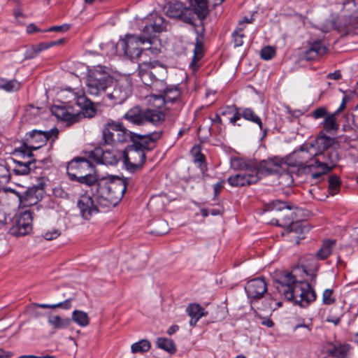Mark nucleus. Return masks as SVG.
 I'll use <instances>...</instances> for the list:
<instances>
[{
  "mask_svg": "<svg viewBox=\"0 0 358 358\" xmlns=\"http://www.w3.org/2000/svg\"><path fill=\"white\" fill-rule=\"evenodd\" d=\"M302 272L305 275H310V280L316 278L315 271L309 274L303 266H296L292 272L284 271L275 280V287L278 292L289 301H293L301 307H306L316 299V294L306 280H297L298 273Z\"/></svg>",
  "mask_w": 358,
  "mask_h": 358,
  "instance_id": "nucleus-1",
  "label": "nucleus"
},
{
  "mask_svg": "<svg viewBox=\"0 0 358 358\" xmlns=\"http://www.w3.org/2000/svg\"><path fill=\"white\" fill-rule=\"evenodd\" d=\"M127 186V181L120 178L100 180L94 193L96 203L103 208L115 207L122 199Z\"/></svg>",
  "mask_w": 358,
  "mask_h": 358,
  "instance_id": "nucleus-2",
  "label": "nucleus"
},
{
  "mask_svg": "<svg viewBox=\"0 0 358 358\" xmlns=\"http://www.w3.org/2000/svg\"><path fill=\"white\" fill-rule=\"evenodd\" d=\"M194 12L183 5L180 1L171 2L167 7L166 13L167 16L172 18H178L180 20L196 27L194 23V15L196 14L198 18L202 22L209 13L208 3L206 0H188Z\"/></svg>",
  "mask_w": 358,
  "mask_h": 358,
  "instance_id": "nucleus-3",
  "label": "nucleus"
},
{
  "mask_svg": "<svg viewBox=\"0 0 358 358\" xmlns=\"http://www.w3.org/2000/svg\"><path fill=\"white\" fill-rule=\"evenodd\" d=\"M138 76L145 85L155 91L163 90L167 70L157 62H143L138 64Z\"/></svg>",
  "mask_w": 358,
  "mask_h": 358,
  "instance_id": "nucleus-4",
  "label": "nucleus"
},
{
  "mask_svg": "<svg viewBox=\"0 0 358 358\" xmlns=\"http://www.w3.org/2000/svg\"><path fill=\"white\" fill-rule=\"evenodd\" d=\"M292 158H315L316 163L322 166L329 169L331 171L338 161V154L337 151L331 149H325L321 152H318L316 147L313 143H304L301 145L299 150L294 151Z\"/></svg>",
  "mask_w": 358,
  "mask_h": 358,
  "instance_id": "nucleus-5",
  "label": "nucleus"
},
{
  "mask_svg": "<svg viewBox=\"0 0 358 358\" xmlns=\"http://www.w3.org/2000/svg\"><path fill=\"white\" fill-rule=\"evenodd\" d=\"M113 80L105 66H97L90 71L87 80V92L92 96H99L112 86Z\"/></svg>",
  "mask_w": 358,
  "mask_h": 358,
  "instance_id": "nucleus-6",
  "label": "nucleus"
},
{
  "mask_svg": "<svg viewBox=\"0 0 358 358\" xmlns=\"http://www.w3.org/2000/svg\"><path fill=\"white\" fill-rule=\"evenodd\" d=\"M123 118L136 126H141L148 122L157 125L164 121L165 114L159 110H143L138 106H135L123 115Z\"/></svg>",
  "mask_w": 358,
  "mask_h": 358,
  "instance_id": "nucleus-7",
  "label": "nucleus"
},
{
  "mask_svg": "<svg viewBox=\"0 0 358 358\" xmlns=\"http://www.w3.org/2000/svg\"><path fill=\"white\" fill-rule=\"evenodd\" d=\"M132 131H129L121 122L108 120L102 130L103 141L105 144L115 146L124 143L131 138Z\"/></svg>",
  "mask_w": 358,
  "mask_h": 358,
  "instance_id": "nucleus-8",
  "label": "nucleus"
},
{
  "mask_svg": "<svg viewBox=\"0 0 358 358\" xmlns=\"http://www.w3.org/2000/svg\"><path fill=\"white\" fill-rule=\"evenodd\" d=\"M290 159L292 158L290 157ZM295 162L289 164L299 168V171L309 176L312 180H319L323 175L329 171V168L322 166L321 164L316 163L315 158H308L303 159L302 158H294Z\"/></svg>",
  "mask_w": 358,
  "mask_h": 358,
  "instance_id": "nucleus-9",
  "label": "nucleus"
},
{
  "mask_svg": "<svg viewBox=\"0 0 358 358\" xmlns=\"http://www.w3.org/2000/svg\"><path fill=\"white\" fill-rule=\"evenodd\" d=\"M123 158L126 169L131 173H135L143 167L146 155L141 149L130 144L124 150Z\"/></svg>",
  "mask_w": 358,
  "mask_h": 358,
  "instance_id": "nucleus-10",
  "label": "nucleus"
},
{
  "mask_svg": "<svg viewBox=\"0 0 358 358\" xmlns=\"http://www.w3.org/2000/svg\"><path fill=\"white\" fill-rule=\"evenodd\" d=\"M162 136V131H154L145 135L132 132L130 141L133 146L137 149H141L145 153V152L152 151L156 148L157 143Z\"/></svg>",
  "mask_w": 358,
  "mask_h": 358,
  "instance_id": "nucleus-11",
  "label": "nucleus"
},
{
  "mask_svg": "<svg viewBox=\"0 0 358 358\" xmlns=\"http://www.w3.org/2000/svg\"><path fill=\"white\" fill-rule=\"evenodd\" d=\"M144 44L143 41L134 35L127 34L125 38L118 41L117 47L123 50L124 55L130 59L139 58L143 52L141 45Z\"/></svg>",
  "mask_w": 358,
  "mask_h": 358,
  "instance_id": "nucleus-12",
  "label": "nucleus"
},
{
  "mask_svg": "<svg viewBox=\"0 0 358 358\" xmlns=\"http://www.w3.org/2000/svg\"><path fill=\"white\" fill-rule=\"evenodd\" d=\"M44 185L42 182L37 185L28 188L24 193L20 194L13 191L19 198L20 204L23 207H32L41 201L44 194Z\"/></svg>",
  "mask_w": 358,
  "mask_h": 358,
  "instance_id": "nucleus-13",
  "label": "nucleus"
},
{
  "mask_svg": "<svg viewBox=\"0 0 358 358\" xmlns=\"http://www.w3.org/2000/svg\"><path fill=\"white\" fill-rule=\"evenodd\" d=\"M34 210V208H31L20 213L16 223L10 229L11 234L22 236L31 231Z\"/></svg>",
  "mask_w": 358,
  "mask_h": 358,
  "instance_id": "nucleus-14",
  "label": "nucleus"
},
{
  "mask_svg": "<svg viewBox=\"0 0 358 358\" xmlns=\"http://www.w3.org/2000/svg\"><path fill=\"white\" fill-rule=\"evenodd\" d=\"M77 206L81 217L85 220H90L100 211V208H102L96 203L94 193H92V196L87 193L82 194L77 201Z\"/></svg>",
  "mask_w": 358,
  "mask_h": 358,
  "instance_id": "nucleus-15",
  "label": "nucleus"
},
{
  "mask_svg": "<svg viewBox=\"0 0 358 358\" xmlns=\"http://www.w3.org/2000/svg\"><path fill=\"white\" fill-rule=\"evenodd\" d=\"M58 129L55 128L50 131L33 130L26 134L25 141L31 145L32 149L37 150L45 144L52 136L57 137Z\"/></svg>",
  "mask_w": 358,
  "mask_h": 358,
  "instance_id": "nucleus-16",
  "label": "nucleus"
},
{
  "mask_svg": "<svg viewBox=\"0 0 358 358\" xmlns=\"http://www.w3.org/2000/svg\"><path fill=\"white\" fill-rule=\"evenodd\" d=\"M93 169V165L92 163L83 158L78 157L71 160L67 165L66 171L71 180H75L79 176L88 170L92 171Z\"/></svg>",
  "mask_w": 358,
  "mask_h": 358,
  "instance_id": "nucleus-17",
  "label": "nucleus"
},
{
  "mask_svg": "<svg viewBox=\"0 0 358 358\" xmlns=\"http://www.w3.org/2000/svg\"><path fill=\"white\" fill-rule=\"evenodd\" d=\"M292 210V206H290L285 210L278 213L276 215L277 218L273 219L271 223L281 227H288L291 231H297L298 228L301 227V224L294 222L295 213Z\"/></svg>",
  "mask_w": 358,
  "mask_h": 358,
  "instance_id": "nucleus-18",
  "label": "nucleus"
},
{
  "mask_svg": "<svg viewBox=\"0 0 358 358\" xmlns=\"http://www.w3.org/2000/svg\"><path fill=\"white\" fill-rule=\"evenodd\" d=\"M166 25L164 19L160 16H157L154 22L145 25L143 29V36H140L143 43H152V40L155 38L156 34L162 31L165 29Z\"/></svg>",
  "mask_w": 358,
  "mask_h": 358,
  "instance_id": "nucleus-19",
  "label": "nucleus"
},
{
  "mask_svg": "<svg viewBox=\"0 0 358 358\" xmlns=\"http://www.w3.org/2000/svg\"><path fill=\"white\" fill-rule=\"evenodd\" d=\"M248 296L252 300L261 299L267 290L264 278H258L248 281L245 287Z\"/></svg>",
  "mask_w": 358,
  "mask_h": 358,
  "instance_id": "nucleus-20",
  "label": "nucleus"
},
{
  "mask_svg": "<svg viewBox=\"0 0 358 358\" xmlns=\"http://www.w3.org/2000/svg\"><path fill=\"white\" fill-rule=\"evenodd\" d=\"M282 164V159L276 157L262 160L259 164L255 163V169L253 173L257 176L259 174L269 175L277 173Z\"/></svg>",
  "mask_w": 358,
  "mask_h": 358,
  "instance_id": "nucleus-21",
  "label": "nucleus"
},
{
  "mask_svg": "<svg viewBox=\"0 0 358 358\" xmlns=\"http://www.w3.org/2000/svg\"><path fill=\"white\" fill-rule=\"evenodd\" d=\"M260 179V177L252 172L238 173L228 178L227 182L232 187H243L255 184Z\"/></svg>",
  "mask_w": 358,
  "mask_h": 358,
  "instance_id": "nucleus-22",
  "label": "nucleus"
},
{
  "mask_svg": "<svg viewBox=\"0 0 358 358\" xmlns=\"http://www.w3.org/2000/svg\"><path fill=\"white\" fill-rule=\"evenodd\" d=\"M15 166L13 171L16 175H27L34 169L39 168V164H43V160H37L36 159H30L27 162H20L14 160Z\"/></svg>",
  "mask_w": 358,
  "mask_h": 358,
  "instance_id": "nucleus-23",
  "label": "nucleus"
},
{
  "mask_svg": "<svg viewBox=\"0 0 358 358\" xmlns=\"http://www.w3.org/2000/svg\"><path fill=\"white\" fill-rule=\"evenodd\" d=\"M163 87V90L157 92L162 93L161 96L165 104H167L169 103H173L180 101L181 92L177 86L169 87L166 85L165 81H164Z\"/></svg>",
  "mask_w": 358,
  "mask_h": 358,
  "instance_id": "nucleus-24",
  "label": "nucleus"
},
{
  "mask_svg": "<svg viewBox=\"0 0 358 358\" xmlns=\"http://www.w3.org/2000/svg\"><path fill=\"white\" fill-rule=\"evenodd\" d=\"M128 96V90L120 85H116L112 92L106 94V98L111 102L112 105L121 104Z\"/></svg>",
  "mask_w": 358,
  "mask_h": 358,
  "instance_id": "nucleus-25",
  "label": "nucleus"
},
{
  "mask_svg": "<svg viewBox=\"0 0 358 358\" xmlns=\"http://www.w3.org/2000/svg\"><path fill=\"white\" fill-rule=\"evenodd\" d=\"M327 51V48L321 41H315L311 43L308 49L304 52V59L306 60H315L324 55Z\"/></svg>",
  "mask_w": 358,
  "mask_h": 358,
  "instance_id": "nucleus-26",
  "label": "nucleus"
},
{
  "mask_svg": "<svg viewBox=\"0 0 358 358\" xmlns=\"http://www.w3.org/2000/svg\"><path fill=\"white\" fill-rule=\"evenodd\" d=\"M201 26L195 28V31L197 34L196 38V43L194 50V57L192 62V65L194 66L196 63L201 58L203 55V33L204 31L203 24L200 22Z\"/></svg>",
  "mask_w": 358,
  "mask_h": 358,
  "instance_id": "nucleus-27",
  "label": "nucleus"
},
{
  "mask_svg": "<svg viewBox=\"0 0 358 358\" xmlns=\"http://www.w3.org/2000/svg\"><path fill=\"white\" fill-rule=\"evenodd\" d=\"M330 348L327 350V354L329 357L346 358L350 351V346L347 343H331Z\"/></svg>",
  "mask_w": 358,
  "mask_h": 358,
  "instance_id": "nucleus-28",
  "label": "nucleus"
},
{
  "mask_svg": "<svg viewBox=\"0 0 358 358\" xmlns=\"http://www.w3.org/2000/svg\"><path fill=\"white\" fill-rule=\"evenodd\" d=\"M186 312L191 317L189 324L192 327L196 326L199 319L208 314L198 303H189L186 308Z\"/></svg>",
  "mask_w": 358,
  "mask_h": 358,
  "instance_id": "nucleus-29",
  "label": "nucleus"
},
{
  "mask_svg": "<svg viewBox=\"0 0 358 358\" xmlns=\"http://www.w3.org/2000/svg\"><path fill=\"white\" fill-rule=\"evenodd\" d=\"M337 115L334 113H329L321 123L324 131L329 134H335L339 129V124L336 121Z\"/></svg>",
  "mask_w": 358,
  "mask_h": 358,
  "instance_id": "nucleus-30",
  "label": "nucleus"
},
{
  "mask_svg": "<svg viewBox=\"0 0 358 358\" xmlns=\"http://www.w3.org/2000/svg\"><path fill=\"white\" fill-rule=\"evenodd\" d=\"M242 117L245 120L250 121L258 125L260 130L264 131V134L266 133L267 129H263V124L261 118L255 113L250 108H241Z\"/></svg>",
  "mask_w": 358,
  "mask_h": 358,
  "instance_id": "nucleus-31",
  "label": "nucleus"
},
{
  "mask_svg": "<svg viewBox=\"0 0 358 358\" xmlns=\"http://www.w3.org/2000/svg\"><path fill=\"white\" fill-rule=\"evenodd\" d=\"M335 245L336 241L330 239L324 241L320 250L315 254L316 258L320 260H324L328 258L331 254Z\"/></svg>",
  "mask_w": 358,
  "mask_h": 358,
  "instance_id": "nucleus-32",
  "label": "nucleus"
},
{
  "mask_svg": "<svg viewBox=\"0 0 358 358\" xmlns=\"http://www.w3.org/2000/svg\"><path fill=\"white\" fill-rule=\"evenodd\" d=\"M231 167L236 170H243L245 172H254L255 162L246 161L241 158L234 159L231 162Z\"/></svg>",
  "mask_w": 358,
  "mask_h": 358,
  "instance_id": "nucleus-33",
  "label": "nucleus"
},
{
  "mask_svg": "<svg viewBox=\"0 0 358 358\" xmlns=\"http://www.w3.org/2000/svg\"><path fill=\"white\" fill-rule=\"evenodd\" d=\"M77 103L83 108L85 116L89 117L94 116L96 111L93 106V103L85 96L78 97L77 99Z\"/></svg>",
  "mask_w": 358,
  "mask_h": 358,
  "instance_id": "nucleus-34",
  "label": "nucleus"
},
{
  "mask_svg": "<svg viewBox=\"0 0 358 358\" xmlns=\"http://www.w3.org/2000/svg\"><path fill=\"white\" fill-rule=\"evenodd\" d=\"M22 83L15 79L6 80L0 78V89L7 92H14L20 90Z\"/></svg>",
  "mask_w": 358,
  "mask_h": 358,
  "instance_id": "nucleus-35",
  "label": "nucleus"
},
{
  "mask_svg": "<svg viewBox=\"0 0 358 358\" xmlns=\"http://www.w3.org/2000/svg\"><path fill=\"white\" fill-rule=\"evenodd\" d=\"M80 183L85 184L88 186H93L95 188V191L93 193H96V185L100 181L98 180V176L96 174L87 173H83L76 178Z\"/></svg>",
  "mask_w": 358,
  "mask_h": 358,
  "instance_id": "nucleus-36",
  "label": "nucleus"
},
{
  "mask_svg": "<svg viewBox=\"0 0 358 358\" xmlns=\"http://www.w3.org/2000/svg\"><path fill=\"white\" fill-rule=\"evenodd\" d=\"M48 322L55 329H60L69 327L71 323V320L70 318H62L59 315H55L49 317Z\"/></svg>",
  "mask_w": 358,
  "mask_h": 358,
  "instance_id": "nucleus-37",
  "label": "nucleus"
},
{
  "mask_svg": "<svg viewBox=\"0 0 358 358\" xmlns=\"http://www.w3.org/2000/svg\"><path fill=\"white\" fill-rule=\"evenodd\" d=\"M80 327H86L90 324V318L87 313L76 310L72 313L71 319Z\"/></svg>",
  "mask_w": 358,
  "mask_h": 358,
  "instance_id": "nucleus-38",
  "label": "nucleus"
},
{
  "mask_svg": "<svg viewBox=\"0 0 358 358\" xmlns=\"http://www.w3.org/2000/svg\"><path fill=\"white\" fill-rule=\"evenodd\" d=\"M343 25L347 31H352L357 34L358 16L350 15L348 18L345 17L343 20Z\"/></svg>",
  "mask_w": 358,
  "mask_h": 358,
  "instance_id": "nucleus-39",
  "label": "nucleus"
},
{
  "mask_svg": "<svg viewBox=\"0 0 358 358\" xmlns=\"http://www.w3.org/2000/svg\"><path fill=\"white\" fill-rule=\"evenodd\" d=\"M158 348L173 354L176 352V348L172 340L166 338H159L157 341Z\"/></svg>",
  "mask_w": 358,
  "mask_h": 358,
  "instance_id": "nucleus-40",
  "label": "nucleus"
},
{
  "mask_svg": "<svg viewBox=\"0 0 358 358\" xmlns=\"http://www.w3.org/2000/svg\"><path fill=\"white\" fill-rule=\"evenodd\" d=\"M71 299H68L65 300L63 302H60V303H56V304H51L50 305V304H45V303H34V304H33V306L34 307H39V308H52V309H55V308H63V309H65V310H69L71 307Z\"/></svg>",
  "mask_w": 358,
  "mask_h": 358,
  "instance_id": "nucleus-41",
  "label": "nucleus"
},
{
  "mask_svg": "<svg viewBox=\"0 0 358 358\" xmlns=\"http://www.w3.org/2000/svg\"><path fill=\"white\" fill-rule=\"evenodd\" d=\"M341 186L340 178L336 175H331L329 178V192L331 195H335L339 191Z\"/></svg>",
  "mask_w": 358,
  "mask_h": 358,
  "instance_id": "nucleus-42",
  "label": "nucleus"
},
{
  "mask_svg": "<svg viewBox=\"0 0 358 358\" xmlns=\"http://www.w3.org/2000/svg\"><path fill=\"white\" fill-rule=\"evenodd\" d=\"M101 152V150H96V153L99 155ZM96 162L100 164H115L117 163V159L114 156L110 157V152L108 151L101 152V156L99 158H97Z\"/></svg>",
  "mask_w": 358,
  "mask_h": 358,
  "instance_id": "nucleus-43",
  "label": "nucleus"
},
{
  "mask_svg": "<svg viewBox=\"0 0 358 358\" xmlns=\"http://www.w3.org/2000/svg\"><path fill=\"white\" fill-rule=\"evenodd\" d=\"M150 343L148 340H141L131 345V349L133 353L145 352L150 350Z\"/></svg>",
  "mask_w": 358,
  "mask_h": 358,
  "instance_id": "nucleus-44",
  "label": "nucleus"
},
{
  "mask_svg": "<svg viewBox=\"0 0 358 358\" xmlns=\"http://www.w3.org/2000/svg\"><path fill=\"white\" fill-rule=\"evenodd\" d=\"M231 113H234V115L230 118L229 121L231 124L235 125L236 122L242 117L241 108H238L236 106H228L227 110L222 113V115Z\"/></svg>",
  "mask_w": 358,
  "mask_h": 358,
  "instance_id": "nucleus-45",
  "label": "nucleus"
},
{
  "mask_svg": "<svg viewBox=\"0 0 358 358\" xmlns=\"http://www.w3.org/2000/svg\"><path fill=\"white\" fill-rule=\"evenodd\" d=\"M35 150L32 149L31 145L27 143V142H24L22 145L18 149L15 150V153L18 154L20 156L22 157H27L28 158H32L34 155L32 154V151Z\"/></svg>",
  "mask_w": 358,
  "mask_h": 358,
  "instance_id": "nucleus-46",
  "label": "nucleus"
},
{
  "mask_svg": "<svg viewBox=\"0 0 358 358\" xmlns=\"http://www.w3.org/2000/svg\"><path fill=\"white\" fill-rule=\"evenodd\" d=\"M289 206H290V205H289V204H286L285 203H284L280 200H276V201L271 202L268 205V208L270 210L275 211V212H277V213H279L285 210L286 208H287Z\"/></svg>",
  "mask_w": 358,
  "mask_h": 358,
  "instance_id": "nucleus-47",
  "label": "nucleus"
},
{
  "mask_svg": "<svg viewBox=\"0 0 358 358\" xmlns=\"http://www.w3.org/2000/svg\"><path fill=\"white\" fill-rule=\"evenodd\" d=\"M10 171L5 164H0V185H6L10 180Z\"/></svg>",
  "mask_w": 358,
  "mask_h": 358,
  "instance_id": "nucleus-48",
  "label": "nucleus"
},
{
  "mask_svg": "<svg viewBox=\"0 0 358 358\" xmlns=\"http://www.w3.org/2000/svg\"><path fill=\"white\" fill-rule=\"evenodd\" d=\"M329 113H328L327 108L325 107H319L316 109L313 110L310 114L309 116L313 117V119L317 120L320 118H325Z\"/></svg>",
  "mask_w": 358,
  "mask_h": 358,
  "instance_id": "nucleus-49",
  "label": "nucleus"
},
{
  "mask_svg": "<svg viewBox=\"0 0 358 358\" xmlns=\"http://www.w3.org/2000/svg\"><path fill=\"white\" fill-rule=\"evenodd\" d=\"M275 55V50L271 46H266L261 50L260 56L263 59L269 60Z\"/></svg>",
  "mask_w": 358,
  "mask_h": 358,
  "instance_id": "nucleus-50",
  "label": "nucleus"
},
{
  "mask_svg": "<svg viewBox=\"0 0 358 358\" xmlns=\"http://www.w3.org/2000/svg\"><path fill=\"white\" fill-rule=\"evenodd\" d=\"M244 27H238L236 30H235L232 36L234 38V44L236 47L241 46L243 43V38L244 37V34H243V30Z\"/></svg>",
  "mask_w": 358,
  "mask_h": 358,
  "instance_id": "nucleus-51",
  "label": "nucleus"
},
{
  "mask_svg": "<svg viewBox=\"0 0 358 358\" xmlns=\"http://www.w3.org/2000/svg\"><path fill=\"white\" fill-rule=\"evenodd\" d=\"M59 235L60 232L59 231V230L56 229H52L51 230L44 232V234H43V237L48 241H51L57 238Z\"/></svg>",
  "mask_w": 358,
  "mask_h": 358,
  "instance_id": "nucleus-52",
  "label": "nucleus"
},
{
  "mask_svg": "<svg viewBox=\"0 0 358 358\" xmlns=\"http://www.w3.org/2000/svg\"><path fill=\"white\" fill-rule=\"evenodd\" d=\"M333 290L327 289L323 292V303L325 304H331L334 302V299L332 298Z\"/></svg>",
  "mask_w": 358,
  "mask_h": 358,
  "instance_id": "nucleus-53",
  "label": "nucleus"
},
{
  "mask_svg": "<svg viewBox=\"0 0 358 358\" xmlns=\"http://www.w3.org/2000/svg\"><path fill=\"white\" fill-rule=\"evenodd\" d=\"M343 10L346 11H354L356 7L355 0H345L343 2Z\"/></svg>",
  "mask_w": 358,
  "mask_h": 358,
  "instance_id": "nucleus-54",
  "label": "nucleus"
},
{
  "mask_svg": "<svg viewBox=\"0 0 358 358\" xmlns=\"http://www.w3.org/2000/svg\"><path fill=\"white\" fill-rule=\"evenodd\" d=\"M70 28V26L67 24H64L59 26H53L49 28L47 31H57V32H64L67 30H69Z\"/></svg>",
  "mask_w": 358,
  "mask_h": 358,
  "instance_id": "nucleus-55",
  "label": "nucleus"
},
{
  "mask_svg": "<svg viewBox=\"0 0 358 358\" xmlns=\"http://www.w3.org/2000/svg\"><path fill=\"white\" fill-rule=\"evenodd\" d=\"M346 119L348 121L350 119L352 120L355 126L358 129V106L355 108L354 113L352 115H346Z\"/></svg>",
  "mask_w": 358,
  "mask_h": 358,
  "instance_id": "nucleus-56",
  "label": "nucleus"
},
{
  "mask_svg": "<svg viewBox=\"0 0 358 358\" xmlns=\"http://www.w3.org/2000/svg\"><path fill=\"white\" fill-rule=\"evenodd\" d=\"M205 159L206 157L203 154L201 153L199 151H198L194 155V162L199 163L200 165L205 164Z\"/></svg>",
  "mask_w": 358,
  "mask_h": 358,
  "instance_id": "nucleus-57",
  "label": "nucleus"
},
{
  "mask_svg": "<svg viewBox=\"0 0 358 358\" xmlns=\"http://www.w3.org/2000/svg\"><path fill=\"white\" fill-rule=\"evenodd\" d=\"M52 46V41L41 43L40 44L38 45L36 51L37 52H41L42 50H46V49H48V48H50Z\"/></svg>",
  "mask_w": 358,
  "mask_h": 358,
  "instance_id": "nucleus-58",
  "label": "nucleus"
},
{
  "mask_svg": "<svg viewBox=\"0 0 358 358\" xmlns=\"http://www.w3.org/2000/svg\"><path fill=\"white\" fill-rule=\"evenodd\" d=\"M224 181L221 180L214 185V195L217 196L224 187Z\"/></svg>",
  "mask_w": 358,
  "mask_h": 358,
  "instance_id": "nucleus-59",
  "label": "nucleus"
},
{
  "mask_svg": "<svg viewBox=\"0 0 358 358\" xmlns=\"http://www.w3.org/2000/svg\"><path fill=\"white\" fill-rule=\"evenodd\" d=\"M348 101V97L345 96L342 99V102H341L339 108L333 113H334L335 115H336L338 116V115L345 108L346 103Z\"/></svg>",
  "mask_w": 358,
  "mask_h": 358,
  "instance_id": "nucleus-60",
  "label": "nucleus"
},
{
  "mask_svg": "<svg viewBox=\"0 0 358 358\" xmlns=\"http://www.w3.org/2000/svg\"><path fill=\"white\" fill-rule=\"evenodd\" d=\"M327 78L328 79H332V80H339L341 78V74L339 71H335L333 73H329L327 74Z\"/></svg>",
  "mask_w": 358,
  "mask_h": 358,
  "instance_id": "nucleus-61",
  "label": "nucleus"
},
{
  "mask_svg": "<svg viewBox=\"0 0 358 358\" xmlns=\"http://www.w3.org/2000/svg\"><path fill=\"white\" fill-rule=\"evenodd\" d=\"M19 358H55V356L52 355H43V356H36V355H22Z\"/></svg>",
  "mask_w": 358,
  "mask_h": 358,
  "instance_id": "nucleus-62",
  "label": "nucleus"
},
{
  "mask_svg": "<svg viewBox=\"0 0 358 358\" xmlns=\"http://www.w3.org/2000/svg\"><path fill=\"white\" fill-rule=\"evenodd\" d=\"M40 31L34 24H30L27 27V32L28 34H33L34 32Z\"/></svg>",
  "mask_w": 358,
  "mask_h": 358,
  "instance_id": "nucleus-63",
  "label": "nucleus"
},
{
  "mask_svg": "<svg viewBox=\"0 0 358 358\" xmlns=\"http://www.w3.org/2000/svg\"><path fill=\"white\" fill-rule=\"evenodd\" d=\"M54 194L59 197H65L67 194L60 188H55L53 190Z\"/></svg>",
  "mask_w": 358,
  "mask_h": 358,
  "instance_id": "nucleus-64",
  "label": "nucleus"
}]
</instances>
